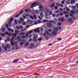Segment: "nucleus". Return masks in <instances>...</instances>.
Segmentation results:
<instances>
[{
    "label": "nucleus",
    "instance_id": "nucleus-1",
    "mask_svg": "<svg viewBox=\"0 0 78 78\" xmlns=\"http://www.w3.org/2000/svg\"><path fill=\"white\" fill-rule=\"evenodd\" d=\"M43 8V7H42V6H40L39 7V8L40 9V11L44 12V13H48V12H50V10L48 9V8H45L43 10V9H41Z\"/></svg>",
    "mask_w": 78,
    "mask_h": 78
},
{
    "label": "nucleus",
    "instance_id": "nucleus-2",
    "mask_svg": "<svg viewBox=\"0 0 78 78\" xmlns=\"http://www.w3.org/2000/svg\"><path fill=\"white\" fill-rule=\"evenodd\" d=\"M42 5V3H41V2H35L32 5L30 8H33L34 7H35V6H39V5Z\"/></svg>",
    "mask_w": 78,
    "mask_h": 78
},
{
    "label": "nucleus",
    "instance_id": "nucleus-3",
    "mask_svg": "<svg viewBox=\"0 0 78 78\" xmlns=\"http://www.w3.org/2000/svg\"><path fill=\"white\" fill-rule=\"evenodd\" d=\"M13 20L14 18H10V20L8 21L9 26V27H11V23Z\"/></svg>",
    "mask_w": 78,
    "mask_h": 78
},
{
    "label": "nucleus",
    "instance_id": "nucleus-4",
    "mask_svg": "<svg viewBox=\"0 0 78 78\" xmlns=\"http://www.w3.org/2000/svg\"><path fill=\"white\" fill-rule=\"evenodd\" d=\"M11 45L12 46H14V44H16V45H17V42H15L14 41L12 40L11 41Z\"/></svg>",
    "mask_w": 78,
    "mask_h": 78
},
{
    "label": "nucleus",
    "instance_id": "nucleus-5",
    "mask_svg": "<svg viewBox=\"0 0 78 78\" xmlns=\"http://www.w3.org/2000/svg\"><path fill=\"white\" fill-rule=\"evenodd\" d=\"M23 12V10H22L20 12V14H16L15 16V17H19V16H20V15H21V14H22V13Z\"/></svg>",
    "mask_w": 78,
    "mask_h": 78
},
{
    "label": "nucleus",
    "instance_id": "nucleus-6",
    "mask_svg": "<svg viewBox=\"0 0 78 78\" xmlns=\"http://www.w3.org/2000/svg\"><path fill=\"white\" fill-rule=\"evenodd\" d=\"M4 34H6L7 36H11V34L9 33L8 31L5 32Z\"/></svg>",
    "mask_w": 78,
    "mask_h": 78
},
{
    "label": "nucleus",
    "instance_id": "nucleus-7",
    "mask_svg": "<svg viewBox=\"0 0 78 78\" xmlns=\"http://www.w3.org/2000/svg\"><path fill=\"white\" fill-rule=\"evenodd\" d=\"M27 22L28 23H29V24H32L33 23V21H32L30 20H28L27 21Z\"/></svg>",
    "mask_w": 78,
    "mask_h": 78
},
{
    "label": "nucleus",
    "instance_id": "nucleus-8",
    "mask_svg": "<svg viewBox=\"0 0 78 78\" xmlns=\"http://www.w3.org/2000/svg\"><path fill=\"white\" fill-rule=\"evenodd\" d=\"M41 21H35L34 22V24L35 25H37V24H39V23H41Z\"/></svg>",
    "mask_w": 78,
    "mask_h": 78
},
{
    "label": "nucleus",
    "instance_id": "nucleus-9",
    "mask_svg": "<svg viewBox=\"0 0 78 78\" xmlns=\"http://www.w3.org/2000/svg\"><path fill=\"white\" fill-rule=\"evenodd\" d=\"M8 30L9 31H11V32H12V33H13L14 32V30H13L12 29H11L10 28H8Z\"/></svg>",
    "mask_w": 78,
    "mask_h": 78
},
{
    "label": "nucleus",
    "instance_id": "nucleus-10",
    "mask_svg": "<svg viewBox=\"0 0 78 78\" xmlns=\"http://www.w3.org/2000/svg\"><path fill=\"white\" fill-rule=\"evenodd\" d=\"M67 21H68V22H72L73 21V20H72V18H69L68 19Z\"/></svg>",
    "mask_w": 78,
    "mask_h": 78
},
{
    "label": "nucleus",
    "instance_id": "nucleus-11",
    "mask_svg": "<svg viewBox=\"0 0 78 78\" xmlns=\"http://www.w3.org/2000/svg\"><path fill=\"white\" fill-rule=\"evenodd\" d=\"M25 12H31V9H26L25 10Z\"/></svg>",
    "mask_w": 78,
    "mask_h": 78
},
{
    "label": "nucleus",
    "instance_id": "nucleus-12",
    "mask_svg": "<svg viewBox=\"0 0 78 78\" xmlns=\"http://www.w3.org/2000/svg\"><path fill=\"white\" fill-rule=\"evenodd\" d=\"M53 30L55 31H58V28L57 27H55L54 28Z\"/></svg>",
    "mask_w": 78,
    "mask_h": 78
},
{
    "label": "nucleus",
    "instance_id": "nucleus-13",
    "mask_svg": "<svg viewBox=\"0 0 78 78\" xmlns=\"http://www.w3.org/2000/svg\"><path fill=\"white\" fill-rule=\"evenodd\" d=\"M40 15L41 17H44V14L42 12H41L40 13Z\"/></svg>",
    "mask_w": 78,
    "mask_h": 78
},
{
    "label": "nucleus",
    "instance_id": "nucleus-14",
    "mask_svg": "<svg viewBox=\"0 0 78 78\" xmlns=\"http://www.w3.org/2000/svg\"><path fill=\"white\" fill-rule=\"evenodd\" d=\"M17 39H18L19 41H20V40H21V37H20V36L19 35L17 36Z\"/></svg>",
    "mask_w": 78,
    "mask_h": 78
},
{
    "label": "nucleus",
    "instance_id": "nucleus-15",
    "mask_svg": "<svg viewBox=\"0 0 78 78\" xmlns=\"http://www.w3.org/2000/svg\"><path fill=\"white\" fill-rule=\"evenodd\" d=\"M51 34L52 35H53V36H55L56 34V32H55L54 31H53L52 32Z\"/></svg>",
    "mask_w": 78,
    "mask_h": 78
},
{
    "label": "nucleus",
    "instance_id": "nucleus-16",
    "mask_svg": "<svg viewBox=\"0 0 78 78\" xmlns=\"http://www.w3.org/2000/svg\"><path fill=\"white\" fill-rule=\"evenodd\" d=\"M6 30V28L5 27H3L2 30V32H5Z\"/></svg>",
    "mask_w": 78,
    "mask_h": 78
},
{
    "label": "nucleus",
    "instance_id": "nucleus-17",
    "mask_svg": "<svg viewBox=\"0 0 78 78\" xmlns=\"http://www.w3.org/2000/svg\"><path fill=\"white\" fill-rule=\"evenodd\" d=\"M47 26L48 27H49V28H51V27H52V25L50 23H48L47 24Z\"/></svg>",
    "mask_w": 78,
    "mask_h": 78
},
{
    "label": "nucleus",
    "instance_id": "nucleus-18",
    "mask_svg": "<svg viewBox=\"0 0 78 78\" xmlns=\"http://www.w3.org/2000/svg\"><path fill=\"white\" fill-rule=\"evenodd\" d=\"M75 2V0H71V4L72 5V4H73Z\"/></svg>",
    "mask_w": 78,
    "mask_h": 78
},
{
    "label": "nucleus",
    "instance_id": "nucleus-19",
    "mask_svg": "<svg viewBox=\"0 0 78 78\" xmlns=\"http://www.w3.org/2000/svg\"><path fill=\"white\" fill-rule=\"evenodd\" d=\"M19 61V59H16V60H13V63H16V62H17Z\"/></svg>",
    "mask_w": 78,
    "mask_h": 78
},
{
    "label": "nucleus",
    "instance_id": "nucleus-20",
    "mask_svg": "<svg viewBox=\"0 0 78 78\" xmlns=\"http://www.w3.org/2000/svg\"><path fill=\"white\" fill-rule=\"evenodd\" d=\"M17 35V34H13L12 35V36H13V37H16V36Z\"/></svg>",
    "mask_w": 78,
    "mask_h": 78
},
{
    "label": "nucleus",
    "instance_id": "nucleus-21",
    "mask_svg": "<svg viewBox=\"0 0 78 78\" xmlns=\"http://www.w3.org/2000/svg\"><path fill=\"white\" fill-rule=\"evenodd\" d=\"M14 23L15 25H17L18 23H17V20H14Z\"/></svg>",
    "mask_w": 78,
    "mask_h": 78
},
{
    "label": "nucleus",
    "instance_id": "nucleus-22",
    "mask_svg": "<svg viewBox=\"0 0 78 78\" xmlns=\"http://www.w3.org/2000/svg\"><path fill=\"white\" fill-rule=\"evenodd\" d=\"M33 36H34V38H37V35H36L35 34H33Z\"/></svg>",
    "mask_w": 78,
    "mask_h": 78
},
{
    "label": "nucleus",
    "instance_id": "nucleus-23",
    "mask_svg": "<svg viewBox=\"0 0 78 78\" xmlns=\"http://www.w3.org/2000/svg\"><path fill=\"white\" fill-rule=\"evenodd\" d=\"M70 13H71V14H75V12L73 11V10H71L70 11Z\"/></svg>",
    "mask_w": 78,
    "mask_h": 78
},
{
    "label": "nucleus",
    "instance_id": "nucleus-24",
    "mask_svg": "<svg viewBox=\"0 0 78 78\" xmlns=\"http://www.w3.org/2000/svg\"><path fill=\"white\" fill-rule=\"evenodd\" d=\"M55 3H52V4L51 5V7L53 8L54 6H55Z\"/></svg>",
    "mask_w": 78,
    "mask_h": 78
},
{
    "label": "nucleus",
    "instance_id": "nucleus-25",
    "mask_svg": "<svg viewBox=\"0 0 78 78\" xmlns=\"http://www.w3.org/2000/svg\"><path fill=\"white\" fill-rule=\"evenodd\" d=\"M30 45L31 47H34V44L31 43L30 44Z\"/></svg>",
    "mask_w": 78,
    "mask_h": 78
},
{
    "label": "nucleus",
    "instance_id": "nucleus-26",
    "mask_svg": "<svg viewBox=\"0 0 78 78\" xmlns=\"http://www.w3.org/2000/svg\"><path fill=\"white\" fill-rule=\"evenodd\" d=\"M60 21L61 22H63L64 21V18H62L60 20Z\"/></svg>",
    "mask_w": 78,
    "mask_h": 78
},
{
    "label": "nucleus",
    "instance_id": "nucleus-27",
    "mask_svg": "<svg viewBox=\"0 0 78 78\" xmlns=\"http://www.w3.org/2000/svg\"><path fill=\"white\" fill-rule=\"evenodd\" d=\"M15 33L16 34H19V30H15Z\"/></svg>",
    "mask_w": 78,
    "mask_h": 78
},
{
    "label": "nucleus",
    "instance_id": "nucleus-28",
    "mask_svg": "<svg viewBox=\"0 0 78 78\" xmlns=\"http://www.w3.org/2000/svg\"><path fill=\"white\" fill-rule=\"evenodd\" d=\"M21 37L22 39H25V38H26V37H25V35H23L21 36Z\"/></svg>",
    "mask_w": 78,
    "mask_h": 78
},
{
    "label": "nucleus",
    "instance_id": "nucleus-29",
    "mask_svg": "<svg viewBox=\"0 0 78 78\" xmlns=\"http://www.w3.org/2000/svg\"><path fill=\"white\" fill-rule=\"evenodd\" d=\"M22 43L23 44H25L26 43V41H25V40L24 39H23L22 40Z\"/></svg>",
    "mask_w": 78,
    "mask_h": 78
},
{
    "label": "nucleus",
    "instance_id": "nucleus-30",
    "mask_svg": "<svg viewBox=\"0 0 78 78\" xmlns=\"http://www.w3.org/2000/svg\"><path fill=\"white\" fill-rule=\"evenodd\" d=\"M33 31V30H30V31L28 32V34H30V33H32Z\"/></svg>",
    "mask_w": 78,
    "mask_h": 78
},
{
    "label": "nucleus",
    "instance_id": "nucleus-31",
    "mask_svg": "<svg viewBox=\"0 0 78 78\" xmlns=\"http://www.w3.org/2000/svg\"><path fill=\"white\" fill-rule=\"evenodd\" d=\"M56 5L57 7H59V4L58 3H56Z\"/></svg>",
    "mask_w": 78,
    "mask_h": 78
},
{
    "label": "nucleus",
    "instance_id": "nucleus-32",
    "mask_svg": "<svg viewBox=\"0 0 78 78\" xmlns=\"http://www.w3.org/2000/svg\"><path fill=\"white\" fill-rule=\"evenodd\" d=\"M40 31L41 32H43L44 31V28L43 27L41 28Z\"/></svg>",
    "mask_w": 78,
    "mask_h": 78
},
{
    "label": "nucleus",
    "instance_id": "nucleus-33",
    "mask_svg": "<svg viewBox=\"0 0 78 78\" xmlns=\"http://www.w3.org/2000/svg\"><path fill=\"white\" fill-rule=\"evenodd\" d=\"M1 36L3 37H4V36H5V34L4 33H2L1 34Z\"/></svg>",
    "mask_w": 78,
    "mask_h": 78
},
{
    "label": "nucleus",
    "instance_id": "nucleus-34",
    "mask_svg": "<svg viewBox=\"0 0 78 78\" xmlns=\"http://www.w3.org/2000/svg\"><path fill=\"white\" fill-rule=\"evenodd\" d=\"M6 47H7V48H10V46L9 45V44H7L6 45Z\"/></svg>",
    "mask_w": 78,
    "mask_h": 78
},
{
    "label": "nucleus",
    "instance_id": "nucleus-35",
    "mask_svg": "<svg viewBox=\"0 0 78 78\" xmlns=\"http://www.w3.org/2000/svg\"><path fill=\"white\" fill-rule=\"evenodd\" d=\"M33 17H34V19L35 20H36V19H37V17H36V16L35 15H34Z\"/></svg>",
    "mask_w": 78,
    "mask_h": 78
},
{
    "label": "nucleus",
    "instance_id": "nucleus-36",
    "mask_svg": "<svg viewBox=\"0 0 78 78\" xmlns=\"http://www.w3.org/2000/svg\"><path fill=\"white\" fill-rule=\"evenodd\" d=\"M10 40V39H9V38H7V40H5V42H8V41H9Z\"/></svg>",
    "mask_w": 78,
    "mask_h": 78
},
{
    "label": "nucleus",
    "instance_id": "nucleus-37",
    "mask_svg": "<svg viewBox=\"0 0 78 78\" xmlns=\"http://www.w3.org/2000/svg\"><path fill=\"white\" fill-rule=\"evenodd\" d=\"M59 14H57L56 15V17L57 18H59Z\"/></svg>",
    "mask_w": 78,
    "mask_h": 78
},
{
    "label": "nucleus",
    "instance_id": "nucleus-38",
    "mask_svg": "<svg viewBox=\"0 0 78 78\" xmlns=\"http://www.w3.org/2000/svg\"><path fill=\"white\" fill-rule=\"evenodd\" d=\"M57 41H61V40H62V39L60 38H57Z\"/></svg>",
    "mask_w": 78,
    "mask_h": 78
},
{
    "label": "nucleus",
    "instance_id": "nucleus-39",
    "mask_svg": "<svg viewBox=\"0 0 78 78\" xmlns=\"http://www.w3.org/2000/svg\"><path fill=\"white\" fill-rule=\"evenodd\" d=\"M60 6L62 8H63L64 7V5H62L61 4H60Z\"/></svg>",
    "mask_w": 78,
    "mask_h": 78
},
{
    "label": "nucleus",
    "instance_id": "nucleus-40",
    "mask_svg": "<svg viewBox=\"0 0 78 78\" xmlns=\"http://www.w3.org/2000/svg\"><path fill=\"white\" fill-rule=\"evenodd\" d=\"M20 19L21 21H23V20H24L23 18H20Z\"/></svg>",
    "mask_w": 78,
    "mask_h": 78
},
{
    "label": "nucleus",
    "instance_id": "nucleus-41",
    "mask_svg": "<svg viewBox=\"0 0 78 78\" xmlns=\"http://www.w3.org/2000/svg\"><path fill=\"white\" fill-rule=\"evenodd\" d=\"M66 4L69 5L70 3V2L67 1V2H66Z\"/></svg>",
    "mask_w": 78,
    "mask_h": 78
},
{
    "label": "nucleus",
    "instance_id": "nucleus-42",
    "mask_svg": "<svg viewBox=\"0 0 78 78\" xmlns=\"http://www.w3.org/2000/svg\"><path fill=\"white\" fill-rule=\"evenodd\" d=\"M22 24L23 25H27V24L26 23H25V22H23L22 23Z\"/></svg>",
    "mask_w": 78,
    "mask_h": 78
},
{
    "label": "nucleus",
    "instance_id": "nucleus-43",
    "mask_svg": "<svg viewBox=\"0 0 78 78\" xmlns=\"http://www.w3.org/2000/svg\"><path fill=\"white\" fill-rule=\"evenodd\" d=\"M72 8L73 9H76V7L75 6H73Z\"/></svg>",
    "mask_w": 78,
    "mask_h": 78
},
{
    "label": "nucleus",
    "instance_id": "nucleus-44",
    "mask_svg": "<svg viewBox=\"0 0 78 78\" xmlns=\"http://www.w3.org/2000/svg\"><path fill=\"white\" fill-rule=\"evenodd\" d=\"M19 27L20 28V29H23V26H19Z\"/></svg>",
    "mask_w": 78,
    "mask_h": 78
},
{
    "label": "nucleus",
    "instance_id": "nucleus-45",
    "mask_svg": "<svg viewBox=\"0 0 78 78\" xmlns=\"http://www.w3.org/2000/svg\"><path fill=\"white\" fill-rule=\"evenodd\" d=\"M28 45V42H27L26 44L24 45L25 47H27Z\"/></svg>",
    "mask_w": 78,
    "mask_h": 78
},
{
    "label": "nucleus",
    "instance_id": "nucleus-46",
    "mask_svg": "<svg viewBox=\"0 0 78 78\" xmlns=\"http://www.w3.org/2000/svg\"><path fill=\"white\" fill-rule=\"evenodd\" d=\"M37 33H39V29L38 28L37 29Z\"/></svg>",
    "mask_w": 78,
    "mask_h": 78
},
{
    "label": "nucleus",
    "instance_id": "nucleus-47",
    "mask_svg": "<svg viewBox=\"0 0 78 78\" xmlns=\"http://www.w3.org/2000/svg\"><path fill=\"white\" fill-rule=\"evenodd\" d=\"M31 37H32V35H31V34H30L28 38H30Z\"/></svg>",
    "mask_w": 78,
    "mask_h": 78
},
{
    "label": "nucleus",
    "instance_id": "nucleus-48",
    "mask_svg": "<svg viewBox=\"0 0 78 78\" xmlns=\"http://www.w3.org/2000/svg\"><path fill=\"white\" fill-rule=\"evenodd\" d=\"M17 30H20V27L18 26H17L16 27Z\"/></svg>",
    "mask_w": 78,
    "mask_h": 78
},
{
    "label": "nucleus",
    "instance_id": "nucleus-49",
    "mask_svg": "<svg viewBox=\"0 0 78 78\" xmlns=\"http://www.w3.org/2000/svg\"><path fill=\"white\" fill-rule=\"evenodd\" d=\"M45 16H48V14L47 13H44Z\"/></svg>",
    "mask_w": 78,
    "mask_h": 78
},
{
    "label": "nucleus",
    "instance_id": "nucleus-50",
    "mask_svg": "<svg viewBox=\"0 0 78 78\" xmlns=\"http://www.w3.org/2000/svg\"><path fill=\"white\" fill-rule=\"evenodd\" d=\"M42 39V38H40L38 39V41H41Z\"/></svg>",
    "mask_w": 78,
    "mask_h": 78
},
{
    "label": "nucleus",
    "instance_id": "nucleus-51",
    "mask_svg": "<svg viewBox=\"0 0 78 78\" xmlns=\"http://www.w3.org/2000/svg\"><path fill=\"white\" fill-rule=\"evenodd\" d=\"M58 7H57L56 6H55L54 7V8L55 9H58Z\"/></svg>",
    "mask_w": 78,
    "mask_h": 78
},
{
    "label": "nucleus",
    "instance_id": "nucleus-52",
    "mask_svg": "<svg viewBox=\"0 0 78 78\" xmlns=\"http://www.w3.org/2000/svg\"><path fill=\"white\" fill-rule=\"evenodd\" d=\"M52 16L53 17H55V16H56V14H54L52 15Z\"/></svg>",
    "mask_w": 78,
    "mask_h": 78
},
{
    "label": "nucleus",
    "instance_id": "nucleus-53",
    "mask_svg": "<svg viewBox=\"0 0 78 78\" xmlns=\"http://www.w3.org/2000/svg\"><path fill=\"white\" fill-rule=\"evenodd\" d=\"M29 34L27 33V34H26V36L27 37V38L28 37Z\"/></svg>",
    "mask_w": 78,
    "mask_h": 78
},
{
    "label": "nucleus",
    "instance_id": "nucleus-54",
    "mask_svg": "<svg viewBox=\"0 0 78 78\" xmlns=\"http://www.w3.org/2000/svg\"><path fill=\"white\" fill-rule=\"evenodd\" d=\"M46 34H47L48 35H49V32H48V31L46 32Z\"/></svg>",
    "mask_w": 78,
    "mask_h": 78
},
{
    "label": "nucleus",
    "instance_id": "nucleus-55",
    "mask_svg": "<svg viewBox=\"0 0 78 78\" xmlns=\"http://www.w3.org/2000/svg\"><path fill=\"white\" fill-rule=\"evenodd\" d=\"M63 15H64V14H63V13H60V15L61 16H63Z\"/></svg>",
    "mask_w": 78,
    "mask_h": 78
},
{
    "label": "nucleus",
    "instance_id": "nucleus-56",
    "mask_svg": "<svg viewBox=\"0 0 78 78\" xmlns=\"http://www.w3.org/2000/svg\"><path fill=\"white\" fill-rule=\"evenodd\" d=\"M30 17L32 19H34V18H33V16H31V15L30 16Z\"/></svg>",
    "mask_w": 78,
    "mask_h": 78
},
{
    "label": "nucleus",
    "instance_id": "nucleus-57",
    "mask_svg": "<svg viewBox=\"0 0 78 78\" xmlns=\"http://www.w3.org/2000/svg\"><path fill=\"white\" fill-rule=\"evenodd\" d=\"M61 23H58V25H61Z\"/></svg>",
    "mask_w": 78,
    "mask_h": 78
},
{
    "label": "nucleus",
    "instance_id": "nucleus-58",
    "mask_svg": "<svg viewBox=\"0 0 78 78\" xmlns=\"http://www.w3.org/2000/svg\"><path fill=\"white\" fill-rule=\"evenodd\" d=\"M62 4H64V1H62L61 2Z\"/></svg>",
    "mask_w": 78,
    "mask_h": 78
},
{
    "label": "nucleus",
    "instance_id": "nucleus-59",
    "mask_svg": "<svg viewBox=\"0 0 78 78\" xmlns=\"http://www.w3.org/2000/svg\"><path fill=\"white\" fill-rule=\"evenodd\" d=\"M54 20L55 22H57V19H56V18H54Z\"/></svg>",
    "mask_w": 78,
    "mask_h": 78
},
{
    "label": "nucleus",
    "instance_id": "nucleus-60",
    "mask_svg": "<svg viewBox=\"0 0 78 78\" xmlns=\"http://www.w3.org/2000/svg\"><path fill=\"white\" fill-rule=\"evenodd\" d=\"M49 22H50L51 23H55V22L52 21H50Z\"/></svg>",
    "mask_w": 78,
    "mask_h": 78
},
{
    "label": "nucleus",
    "instance_id": "nucleus-61",
    "mask_svg": "<svg viewBox=\"0 0 78 78\" xmlns=\"http://www.w3.org/2000/svg\"><path fill=\"white\" fill-rule=\"evenodd\" d=\"M66 12H67L66 11H64V12H63V13H64V14H66Z\"/></svg>",
    "mask_w": 78,
    "mask_h": 78
},
{
    "label": "nucleus",
    "instance_id": "nucleus-62",
    "mask_svg": "<svg viewBox=\"0 0 78 78\" xmlns=\"http://www.w3.org/2000/svg\"><path fill=\"white\" fill-rule=\"evenodd\" d=\"M2 48H5V45H4V44L2 45Z\"/></svg>",
    "mask_w": 78,
    "mask_h": 78
},
{
    "label": "nucleus",
    "instance_id": "nucleus-63",
    "mask_svg": "<svg viewBox=\"0 0 78 78\" xmlns=\"http://www.w3.org/2000/svg\"><path fill=\"white\" fill-rule=\"evenodd\" d=\"M49 15H52V12L51 11V12H50Z\"/></svg>",
    "mask_w": 78,
    "mask_h": 78
},
{
    "label": "nucleus",
    "instance_id": "nucleus-64",
    "mask_svg": "<svg viewBox=\"0 0 78 78\" xmlns=\"http://www.w3.org/2000/svg\"><path fill=\"white\" fill-rule=\"evenodd\" d=\"M76 5V6L77 8H78V4H77Z\"/></svg>",
    "mask_w": 78,
    "mask_h": 78
}]
</instances>
